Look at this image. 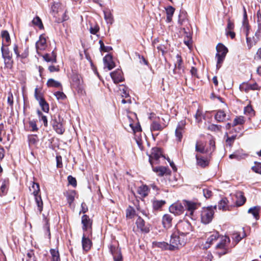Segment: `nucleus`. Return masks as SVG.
Returning a JSON list of instances; mask_svg holds the SVG:
<instances>
[{"label":"nucleus","instance_id":"obj_1","mask_svg":"<svg viewBox=\"0 0 261 261\" xmlns=\"http://www.w3.org/2000/svg\"><path fill=\"white\" fill-rule=\"evenodd\" d=\"M187 238L181 237L178 232H174L171 236L170 240V250H174L185 245Z\"/></svg>","mask_w":261,"mask_h":261},{"label":"nucleus","instance_id":"obj_2","mask_svg":"<svg viewBox=\"0 0 261 261\" xmlns=\"http://www.w3.org/2000/svg\"><path fill=\"white\" fill-rule=\"evenodd\" d=\"M30 191H32V194L34 196L35 203L37 206V210L40 213L43 210V201L40 195L39 185L35 182H32V185L30 187Z\"/></svg>","mask_w":261,"mask_h":261},{"label":"nucleus","instance_id":"obj_3","mask_svg":"<svg viewBox=\"0 0 261 261\" xmlns=\"http://www.w3.org/2000/svg\"><path fill=\"white\" fill-rule=\"evenodd\" d=\"M215 209H216V206L214 207L208 206L202 208L200 215L201 221L202 223L207 224L212 221L215 213Z\"/></svg>","mask_w":261,"mask_h":261},{"label":"nucleus","instance_id":"obj_4","mask_svg":"<svg viewBox=\"0 0 261 261\" xmlns=\"http://www.w3.org/2000/svg\"><path fill=\"white\" fill-rule=\"evenodd\" d=\"M217 54L216 59H217V69H219L223 63L225 56L228 52L227 48L222 43H219L217 47Z\"/></svg>","mask_w":261,"mask_h":261},{"label":"nucleus","instance_id":"obj_5","mask_svg":"<svg viewBox=\"0 0 261 261\" xmlns=\"http://www.w3.org/2000/svg\"><path fill=\"white\" fill-rule=\"evenodd\" d=\"M177 232L185 238L192 231L191 224L187 221H179L176 225Z\"/></svg>","mask_w":261,"mask_h":261},{"label":"nucleus","instance_id":"obj_6","mask_svg":"<svg viewBox=\"0 0 261 261\" xmlns=\"http://www.w3.org/2000/svg\"><path fill=\"white\" fill-rule=\"evenodd\" d=\"M230 242L229 238L226 236L220 238L219 242L216 246V249L222 250L219 253L220 255L225 254L229 251L228 245Z\"/></svg>","mask_w":261,"mask_h":261},{"label":"nucleus","instance_id":"obj_7","mask_svg":"<svg viewBox=\"0 0 261 261\" xmlns=\"http://www.w3.org/2000/svg\"><path fill=\"white\" fill-rule=\"evenodd\" d=\"M176 62L174 64V68L173 73L175 78L181 76L184 72V67L182 65L183 61L180 55L177 54L176 56Z\"/></svg>","mask_w":261,"mask_h":261},{"label":"nucleus","instance_id":"obj_8","mask_svg":"<svg viewBox=\"0 0 261 261\" xmlns=\"http://www.w3.org/2000/svg\"><path fill=\"white\" fill-rule=\"evenodd\" d=\"M82 224L83 225L82 229L84 232L92 234V221L90 220L88 216L84 215L82 216Z\"/></svg>","mask_w":261,"mask_h":261},{"label":"nucleus","instance_id":"obj_9","mask_svg":"<svg viewBox=\"0 0 261 261\" xmlns=\"http://www.w3.org/2000/svg\"><path fill=\"white\" fill-rule=\"evenodd\" d=\"M162 156V152L160 148H153L151 154L149 155L150 164L152 166L153 164L158 163V160Z\"/></svg>","mask_w":261,"mask_h":261},{"label":"nucleus","instance_id":"obj_10","mask_svg":"<svg viewBox=\"0 0 261 261\" xmlns=\"http://www.w3.org/2000/svg\"><path fill=\"white\" fill-rule=\"evenodd\" d=\"M83 81L80 75L74 74L72 76V85L78 92H82L83 87Z\"/></svg>","mask_w":261,"mask_h":261},{"label":"nucleus","instance_id":"obj_11","mask_svg":"<svg viewBox=\"0 0 261 261\" xmlns=\"http://www.w3.org/2000/svg\"><path fill=\"white\" fill-rule=\"evenodd\" d=\"M240 89L241 91L248 92L250 90H259L260 89V87H259L256 83H254L253 84L243 83L240 85Z\"/></svg>","mask_w":261,"mask_h":261},{"label":"nucleus","instance_id":"obj_12","mask_svg":"<svg viewBox=\"0 0 261 261\" xmlns=\"http://www.w3.org/2000/svg\"><path fill=\"white\" fill-rule=\"evenodd\" d=\"M92 234L84 232L82 237V246L84 250L87 251L91 248L92 242L90 239Z\"/></svg>","mask_w":261,"mask_h":261},{"label":"nucleus","instance_id":"obj_13","mask_svg":"<svg viewBox=\"0 0 261 261\" xmlns=\"http://www.w3.org/2000/svg\"><path fill=\"white\" fill-rule=\"evenodd\" d=\"M183 204L185 208L191 212V214L200 206L199 203L188 200L183 201Z\"/></svg>","mask_w":261,"mask_h":261},{"label":"nucleus","instance_id":"obj_14","mask_svg":"<svg viewBox=\"0 0 261 261\" xmlns=\"http://www.w3.org/2000/svg\"><path fill=\"white\" fill-rule=\"evenodd\" d=\"M184 210V206L179 203H174L169 207L170 212L174 214L175 215H179L183 213Z\"/></svg>","mask_w":261,"mask_h":261},{"label":"nucleus","instance_id":"obj_15","mask_svg":"<svg viewBox=\"0 0 261 261\" xmlns=\"http://www.w3.org/2000/svg\"><path fill=\"white\" fill-rule=\"evenodd\" d=\"M219 235L218 232L215 231L212 233L207 239L206 241L203 244V248L207 249L219 238Z\"/></svg>","mask_w":261,"mask_h":261},{"label":"nucleus","instance_id":"obj_16","mask_svg":"<svg viewBox=\"0 0 261 261\" xmlns=\"http://www.w3.org/2000/svg\"><path fill=\"white\" fill-rule=\"evenodd\" d=\"M242 29V31L245 33L246 37L249 36L250 25H249V23L247 20V12L244 6H243V21Z\"/></svg>","mask_w":261,"mask_h":261},{"label":"nucleus","instance_id":"obj_17","mask_svg":"<svg viewBox=\"0 0 261 261\" xmlns=\"http://www.w3.org/2000/svg\"><path fill=\"white\" fill-rule=\"evenodd\" d=\"M46 47V40L44 35H40L39 40L36 43V50L38 55L39 50H43Z\"/></svg>","mask_w":261,"mask_h":261},{"label":"nucleus","instance_id":"obj_18","mask_svg":"<svg viewBox=\"0 0 261 261\" xmlns=\"http://www.w3.org/2000/svg\"><path fill=\"white\" fill-rule=\"evenodd\" d=\"M110 250L113 256L114 261H122V256L120 249L114 246H111Z\"/></svg>","mask_w":261,"mask_h":261},{"label":"nucleus","instance_id":"obj_19","mask_svg":"<svg viewBox=\"0 0 261 261\" xmlns=\"http://www.w3.org/2000/svg\"><path fill=\"white\" fill-rule=\"evenodd\" d=\"M105 67L110 70L115 67V63L113 61L112 57L110 55H106L103 59Z\"/></svg>","mask_w":261,"mask_h":261},{"label":"nucleus","instance_id":"obj_20","mask_svg":"<svg viewBox=\"0 0 261 261\" xmlns=\"http://www.w3.org/2000/svg\"><path fill=\"white\" fill-rule=\"evenodd\" d=\"M110 74L114 83H118L123 81V80L122 72L120 70L118 69L114 72H111Z\"/></svg>","mask_w":261,"mask_h":261},{"label":"nucleus","instance_id":"obj_21","mask_svg":"<svg viewBox=\"0 0 261 261\" xmlns=\"http://www.w3.org/2000/svg\"><path fill=\"white\" fill-rule=\"evenodd\" d=\"M9 181L8 179L2 180L0 185V196L5 195L8 191Z\"/></svg>","mask_w":261,"mask_h":261},{"label":"nucleus","instance_id":"obj_22","mask_svg":"<svg viewBox=\"0 0 261 261\" xmlns=\"http://www.w3.org/2000/svg\"><path fill=\"white\" fill-rule=\"evenodd\" d=\"M172 217L169 214H165L162 219L164 227L169 228L172 226Z\"/></svg>","mask_w":261,"mask_h":261},{"label":"nucleus","instance_id":"obj_23","mask_svg":"<svg viewBox=\"0 0 261 261\" xmlns=\"http://www.w3.org/2000/svg\"><path fill=\"white\" fill-rule=\"evenodd\" d=\"M136 224L137 227L140 229L142 231L147 232L149 229L145 226V222L140 217H138L136 220Z\"/></svg>","mask_w":261,"mask_h":261},{"label":"nucleus","instance_id":"obj_24","mask_svg":"<svg viewBox=\"0 0 261 261\" xmlns=\"http://www.w3.org/2000/svg\"><path fill=\"white\" fill-rule=\"evenodd\" d=\"M237 200L236 203L238 206L243 205L246 202V199L244 195V193L241 191H238L236 194Z\"/></svg>","mask_w":261,"mask_h":261},{"label":"nucleus","instance_id":"obj_25","mask_svg":"<svg viewBox=\"0 0 261 261\" xmlns=\"http://www.w3.org/2000/svg\"><path fill=\"white\" fill-rule=\"evenodd\" d=\"M53 126L55 131L59 134L62 135L65 131L63 124L60 121L57 122L56 120H55L53 124Z\"/></svg>","mask_w":261,"mask_h":261},{"label":"nucleus","instance_id":"obj_26","mask_svg":"<svg viewBox=\"0 0 261 261\" xmlns=\"http://www.w3.org/2000/svg\"><path fill=\"white\" fill-rule=\"evenodd\" d=\"M257 30L255 33V36L258 38L261 36V12L260 10L257 12Z\"/></svg>","mask_w":261,"mask_h":261},{"label":"nucleus","instance_id":"obj_27","mask_svg":"<svg viewBox=\"0 0 261 261\" xmlns=\"http://www.w3.org/2000/svg\"><path fill=\"white\" fill-rule=\"evenodd\" d=\"M215 118L218 122H223L226 119H229L227 118L225 113L222 110H219L217 112Z\"/></svg>","mask_w":261,"mask_h":261},{"label":"nucleus","instance_id":"obj_28","mask_svg":"<svg viewBox=\"0 0 261 261\" xmlns=\"http://www.w3.org/2000/svg\"><path fill=\"white\" fill-rule=\"evenodd\" d=\"M149 191V188L146 185L140 186L137 190V193L142 197H145L148 194Z\"/></svg>","mask_w":261,"mask_h":261},{"label":"nucleus","instance_id":"obj_29","mask_svg":"<svg viewBox=\"0 0 261 261\" xmlns=\"http://www.w3.org/2000/svg\"><path fill=\"white\" fill-rule=\"evenodd\" d=\"M42 57L43 59L47 62H57L56 55L54 51H53L51 54H46L42 56Z\"/></svg>","mask_w":261,"mask_h":261},{"label":"nucleus","instance_id":"obj_30","mask_svg":"<svg viewBox=\"0 0 261 261\" xmlns=\"http://www.w3.org/2000/svg\"><path fill=\"white\" fill-rule=\"evenodd\" d=\"M196 151L202 153H205L208 151L205 149V144L204 142L199 141H197L195 146Z\"/></svg>","mask_w":261,"mask_h":261},{"label":"nucleus","instance_id":"obj_31","mask_svg":"<svg viewBox=\"0 0 261 261\" xmlns=\"http://www.w3.org/2000/svg\"><path fill=\"white\" fill-rule=\"evenodd\" d=\"M153 245L155 247L160 248L163 250H170V245L165 242H154Z\"/></svg>","mask_w":261,"mask_h":261},{"label":"nucleus","instance_id":"obj_32","mask_svg":"<svg viewBox=\"0 0 261 261\" xmlns=\"http://www.w3.org/2000/svg\"><path fill=\"white\" fill-rule=\"evenodd\" d=\"M167 14V21L170 22L172 20V17L174 13L175 9L172 6H168L165 8Z\"/></svg>","mask_w":261,"mask_h":261},{"label":"nucleus","instance_id":"obj_33","mask_svg":"<svg viewBox=\"0 0 261 261\" xmlns=\"http://www.w3.org/2000/svg\"><path fill=\"white\" fill-rule=\"evenodd\" d=\"M1 51L2 53V56L5 61L10 60L12 59V55L9 49L7 48H4V45H3L1 47Z\"/></svg>","mask_w":261,"mask_h":261},{"label":"nucleus","instance_id":"obj_34","mask_svg":"<svg viewBox=\"0 0 261 261\" xmlns=\"http://www.w3.org/2000/svg\"><path fill=\"white\" fill-rule=\"evenodd\" d=\"M163 127L156 121H153L150 125V130L153 131H161L163 129Z\"/></svg>","mask_w":261,"mask_h":261},{"label":"nucleus","instance_id":"obj_35","mask_svg":"<svg viewBox=\"0 0 261 261\" xmlns=\"http://www.w3.org/2000/svg\"><path fill=\"white\" fill-rule=\"evenodd\" d=\"M105 19L107 23L112 24L113 22V17L110 11L106 10L103 11Z\"/></svg>","mask_w":261,"mask_h":261},{"label":"nucleus","instance_id":"obj_36","mask_svg":"<svg viewBox=\"0 0 261 261\" xmlns=\"http://www.w3.org/2000/svg\"><path fill=\"white\" fill-rule=\"evenodd\" d=\"M197 160V164L201 167H205L208 164V161L207 160L204 159L203 158H200L198 155L196 156Z\"/></svg>","mask_w":261,"mask_h":261},{"label":"nucleus","instance_id":"obj_37","mask_svg":"<svg viewBox=\"0 0 261 261\" xmlns=\"http://www.w3.org/2000/svg\"><path fill=\"white\" fill-rule=\"evenodd\" d=\"M152 166V169L153 171L156 173H158V175L162 176H163L167 171V168L165 167H153Z\"/></svg>","mask_w":261,"mask_h":261},{"label":"nucleus","instance_id":"obj_38","mask_svg":"<svg viewBox=\"0 0 261 261\" xmlns=\"http://www.w3.org/2000/svg\"><path fill=\"white\" fill-rule=\"evenodd\" d=\"M1 36L3 38V45L4 43L9 44L10 42V37L7 31H3L1 32Z\"/></svg>","mask_w":261,"mask_h":261},{"label":"nucleus","instance_id":"obj_39","mask_svg":"<svg viewBox=\"0 0 261 261\" xmlns=\"http://www.w3.org/2000/svg\"><path fill=\"white\" fill-rule=\"evenodd\" d=\"M46 85L48 87H59L61 86V83L53 79L48 80Z\"/></svg>","mask_w":261,"mask_h":261},{"label":"nucleus","instance_id":"obj_40","mask_svg":"<svg viewBox=\"0 0 261 261\" xmlns=\"http://www.w3.org/2000/svg\"><path fill=\"white\" fill-rule=\"evenodd\" d=\"M259 208L258 207L254 206L250 208L248 212V213L251 214L256 219H258L259 218Z\"/></svg>","mask_w":261,"mask_h":261},{"label":"nucleus","instance_id":"obj_41","mask_svg":"<svg viewBox=\"0 0 261 261\" xmlns=\"http://www.w3.org/2000/svg\"><path fill=\"white\" fill-rule=\"evenodd\" d=\"M75 192L74 191H71L67 193L66 198L68 203L71 205V203L74 200Z\"/></svg>","mask_w":261,"mask_h":261},{"label":"nucleus","instance_id":"obj_42","mask_svg":"<svg viewBox=\"0 0 261 261\" xmlns=\"http://www.w3.org/2000/svg\"><path fill=\"white\" fill-rule=\"evenodd\" d=\"M50 252L51 255V259L53 261H60L58 250L54 249H51Z\"/></svg>","mask_w":261,"mask_h":261},{"label":"nucleus","instance_id":"obj_43","mask_svg":"<svg viewBox=\"0 0 261 261\" xmlns=\"http://www.w3.org/2000/svg\"><path fill=\"white\" fill-rule=\"evenodd\" d=\"M136 211L135 209L130 206H129L126 210V217L127 218L132 219L135 215Z\"/></svg>","mask_w":261,"mask_h":261},{"label":"nucleus","instance_id":"obj_44","mask_svg":"<svg viewBox=\"0 0 261 261\" xmlns=\"http://www.w3.org/2000/svg\"><path fill=\"white\" fill-rule=\"evenodd\" d=\"M245 122L244 117L243 116H238L235 118L232 123V126H235L237 125H242Z\"/></svg>","mask_w":261,"mask_h":261},{"label":"nucleus","instance_id":"obj_45","mask_svg":"<svg viewBox=\"0 0 261 261\" xmlns=\"http://www.w3.org/2000/svg\"><path fill=\"white\" fill-rule=\"evenodd\" d=\"M28 140L30 145H34L38 142V138L37 135H31L28 136Z\"/></svg>","mask_w":261,"mask_h":261},{"label":"nucleus","instance_id":"obj_46","mask_svg":"<svg viewBox=\"0 0 261 261\" xmlns=\"http://www.w3.org/2000/svg\"><path fill=\"white\" fill-rule=\"evenodd\" d=\"M32 22L33 25L37 26L40 29H42L43 28V25L41 19L38 16L35 17Z\"/></svg>","mask_w":261,"mask_h":261},{"label":"nucleus","instance_id":"obj_47","mask_svg":"<svg viewBox=\"0 0 261 261\" xmlns=\"http://www.w3.org/2000/svg\"><path fill=\"white\" fill-rule=\"evenodd\" d=\"M37 113L38 115L39 121H42L45 127L47 126L48 123L47 117L45 115H43L42 112L39 110H38Z\"/></svg>","mask_w":261,"mask_h":261},{"label":"nucleus","instance_id":"obj_48","mask_svg":"<svg viewBox=\"0 0 261 261\" xmlns=\"http://www.w3.org/2000/svg\"><path fill=\"white\" fill-rule=\"evenodd\" d=\"M120 91L121 92V95L122 97L125 98H129V95L128 93V90L127 87L124 86H121L120 88Z\"/></svg>","mask_w":261,"mask_h":261},{"label":"nucleus","instance_id":"obj_49","mask_svg":"<svg viewBox=\"0 0 261 261\" xmlns=\"http://www.w3.org/2000/svg\"><path fill=\"white\" fill-rule=\"evenodd\" d=\"M165 203L164 200H155L153 201V207L154 210H159L161 208Z\"/></svg>","mask_w":261,"mask_h":261},{"label":"nucleus","instance_id":"obj_50","mask_svg":"<svg viewBox=\"0 0 261 261\" xmlns=\"http://www.w3.org/2000/svg\"><path fill=\"white\" fill-rule=\"evenodd\" d=\"M38 102L42 110L44 112L47 113L49 111V105L45 100L44 98Z\"/></svg>","mask_w":261,"mask_h":261},{"label":"nucleus","instance_id":"obj_51","mask_svg":"<svg viewBox=\"0 0 261 261\" xmlns=\"http://www.w3.org/2000/svg\"><path fill=\"white\" fill-rule=\"evenodd\" d=\"M227 201L226 198H222L218 204V208L220 210H226L227 208Z\"/></svg>","mask_w":261,"mask_h":261},{"label":"nucleus","instance_id":"obj_52","mask_svg":"<svg viewBox=\"0 0 261 261\" xmlns=\"http://www.w3.org/2000/svg\"><path fill=\"white\" fill-rule=\"evenodd\" d=\"M244 112L245 114L249 115L250 116L254 115V111L250 105H248L245 107Z\"/></svg>","mask_w":261,"mask_h":261},{"label":"nucleus","instance_id":"obj_53","mask_svg":"<svg viewBox=\"0 0 261 261\" xmlns=\"http://www.w3.org/2000/svg\"><path fill=\"white\" fill-rule=\"evenodd\" d=\"M245 236V234L243 233V235L241 236L240 233L238 232H235L233 233L232 238L236 242V244H237L239 242H240L243 238Z\"/></svg>","mask_w":261,"mask_h":261},{"label":"nucleus","instance_id":"obj_54","mask_svg":"<svg viewBox=\"0 0 261 261\" xmlns=\"http://www.w3.org/2000/svg\"><path fill=\"white\" fill-rule=\"evenodd\" d=\"M35 97L36 99L39 101L44 99L43 97V94L40 91L38 90V89L36 88L35 90Z\"/></svg>","mask_w":261,"mask_h":261},{"label":"nucleus","instance_id":"obj_55","mask_svg":"<svg viewBox=\"0 0 261 261\" xmlns=\"http://www.w3.org/2000/svg\"><path fill=\"white\" fill-rule=\"evenodd\" d=\"M208 129L211 131L218 132L221 131V126L212 124L208 126Z\"/></svg>","mask_w":261,"mask_h":261},{"label":"nucleus","instance_id":"obj_56","mask_svg":"<svg viewBox=\"0 0 261 261\" xmlns=\"http://www.w3.org/2000/svg\"><path fill=\"white\" fill-rule=\"evenodd\" d=\"M99 43L100 46V50L104 52H109L112 49L111 47L105 46L102 40H99Z\"/></svg>","mask_w":261,"mask_h":261},{"label":"nucleus","instance_id":"obj_57","mask_svg":"<svg viewBox=\"0 0 261 261\" xmlns=\"http://www.w3.org/2000/svg\"><path fill=\"white\" fill-rule=\"evenodd\" d=\"M202 112L200 109H198L197 110L196 113L195 115V118L196 122H200L202 120Z\"/></svg>","mask_w":261,"mask_h":261},{"label":"nucleus","instance_id":"obj_58","mask_svg":"<svg viewBox=\"0 0 261 261\" xmlns=\"http://www.w3.org/2000/svg\"><path fill=\"white\" fill-rule=\"evenodd\" d=\"M183 133H184V130L176 128L175 134V136L176 138V140L178 141H181Z\"/></svg>","mask_w":261,"mask_h":261},{"label":"nucleus","instance_id":"obj_59","mask_svg":"<svg viewBox=\"0 0 261 261\" xmlns=\"http://www.w3.org/2000/svg\"><path fill=\"white\" fill-rule=\"evenodd\" d=\"M29 126L31 128V130L33 132H36L38 129L36 125V122L35 120L30 121Z\"/></svg>","mask_w":261,"mask_h":261},{"label":"nucleus","instance_id":"obj_60","mask_svg":"<svg viewBox=\"0 0 261 261\" xmlns=\"http://www.w3.org/2000/svg\"><path fill=\"white\" fill-rule=\"evenodd\" d=\"M203 193L204 196L206 198H210L213 194L212 192L208 189L205 188L203 189Z\"/></svg>","mask_w":261,"mask_h":261},{"label":"nucleus","instance_id":"obj_61","mask_svg":"<svg viewBox=\"0 0 261 261\" xmlns=\"http://www.w3.org/2000/svg\"><path fill=\"white\" fill-rule=\"evenodd\" d=\"M67 179L70 185L74 187L76 186V180L74 177H72L71 175H69Z\"/></svg>","mask_w":261,"mask_h":261},{"label":"nucleus","instance_id":"obj_62","mask_svg":"<svg viewBox=\"0 0 261 261\" xmlns=\"http://www.w3.org/2000/svg\"><path fill=\"white\" fill-rule=\"evenodd\" d=\"M55 95L58 99L63 100L66 98L65 94L63 92L60 91L56 92L55 93Z\"/></svg>","mask_w":261,"mask_h":261},{"label":"nucleus","instance_id":"obj_63","mask_svg":"<svg viewBox=\"0 0 261 261\" xmlns=\"http://www.w3.org/2000/svg\"><path fill=\"white\" fill-rule=\"evenodd\" d=\"M186 124V122L185 120H182L179 122L176 129H178L180 130H184L185 125Z\"/></svg>","mask_w":261,"mask_h":261},{"label":"nucleus","instance_id":"obj_64","mask_svg":"<svg viewBox=\"0 0 261 261\" xmlns=\"http://www.w3.org/2000/svg\"><path fill=\"white\" fill-rule=\"evenodd\" d=\"M252 169L256 173L261 174V165L258 164L252 167Z\"/></svg>","mask_w":261,"mask_h":261}]
</instances>
